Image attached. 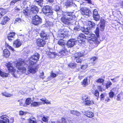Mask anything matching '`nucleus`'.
<instances>
[{"instance_id": "obj_47", "label": "nucleus", "mask_w": 123, "mask_h": 123, "mask_svg": "<svg viewBox=\"0 0 123 123\" xmlns=\"http://www.w3.org/2000/svg\"><path fill=\"white\" fill-rule=\"evenodd\" d=\"M94 95L98 98V97L99 96V92L97 90L95 91V92L94 94Z\"/></svg>"}, {"instance_id": "obj_6", "label": "nucleus", "mask_w": 123, "mask_h": 123, "mask_svg": "<svg viewBox=\"0 0 123 123\" xmlns=\"http://www.w3.org/2000/svg\"><path fill=\"white\" fill-rule=\"evenodd\" d=\"M25 65V63L24 61L18 62L16 65V67L18 69V72H21L22 73H24L26 71V68L23 66Z\"/></svg>"}, {"instance_id": "obj_22", "label": "nucleus", "mask_w": 123, "mask_h": 123, "mask_svg": "<svg viewBox=\"0 0 123 123\" xmlns=\"http://www.w3.org/2000/svg\"><path fill=\"white\" fill-rule=\"evenodd\" d=\"M85 115L86 117L89 118H92L94 116V114L92 112L87 111L84 112Z\"/></svg>"}, {"instance_id": "obj_41", "label": "nucleus", "mask_w": 123, "mask_h": 123, "mask_svg": "<svg viewBox=\"0 0 123 123\" xmlns=\"http://www.w3.org/2000/svg\"><path fill=\"white\" fill-rule=\"evenodd\" d=\"M67 118H62L61 120V122L62 123H67Z\"/></svg>"}, {"instance_id": "obj_26", "label": "nucleus", "mask_w": 123, "mask_h": 123, "mask_svg": "<svg viewBox=\"0 0 123 123\" xmlns=\"http://www.w3.org/2000/svg\"><path fill=\"white\" fill-rule=\"evenodd\" d=\"M3 53L4 56L6 57H8L10 54L9 51L7 49H6L4 50Z\"/></svg>"}, {"instance_id": "obj_11", "label": "nucleus", "mask_w": 123, "mask_h": 123, "mask_svg": "<svg viewBox=\"0 0 123 123\" xmlns=\"http://www.w3.org/2000/svg\"><path fill=\"white\" fill-rule=\"evenodd\" d=\"M86 37L82 34H80L77 37V39L76 41H78L79 43H83L84 39L86 38Z\"/></svg>"}, {"instance_id": "obj_51", "label": "nucleus", "mask_w": 123, "mask_h": 123, "mask_svg": "<svg viewBox=\"0 0 123 123\" xmlns=\"http://www.w3.org/2000/svg\"><path fill=\"white\" fill-rule=\"evenodd\" d=\"M42 120L43 122H47L48 121V119L47 118L44 116L43 117Z\"/></svg>"}, {"instance_id": "obj_56", "label": "nucleus", "mask_w": 123, "mask_h": 123, "mask_svg": "<svg viewBox=\"0 0 123 123\" xmlns=\"http://www.w3.org/2000/svg\"><path fill=\"white\" fill-rule=\"evenodd\" d=\"M100 98H101V100H103L104 99V96L103 93L100 96Z\"/></svg>"}, {"instance_id": "obj_5", "label": "nucleus", "mask_w": 123, "mask_h": 123, "mask_svg": "<svg viewBox=\"0 0 123 123\" xmlns=\"http://www.w3.org/2000/svg\"><path fill=\"white\" fill-rule=\"evenodd\" d=\"M40 55L37 53H36L30 58L29 62L30 65H33L39 60Z\"/></svg>"}, {"instance_id": "obj_29", "label": "nucleus", "mask_w": 123, "mask_h": 123, "mask_svg": "<svg viewBox=\"0 0 123 123\" xmlns=\"http://www.w3.org/2000/svg\"><path fill=\"white\" fill-rule=\"evenodd\" d=\"M43 0H34V2L36 4H38L41 6L43 5Z\"/></svg>"}, {"instance_id": "obj_59", "label": "nucleus", "mask_w": 123, "mask_h": 123, "mask_svg": "<svg viewBox=\"0 0 123 123\" xmlns=\"http://www.w3.org/2000/svg\"><path fill=\"white\" fill-rule=\"evenodd\" d=\"M21 19L20 18H16L15 20V21L18 22L19 23L21 21Z\"/></svg>"}, {"instance_id": "obj_3", "label": "nucleus", "mask_w": 123, "mask_h": 123, "mask_svg": "<svg viewBox=\"0 0 123 123\" xmlns=\"http://www.w3.org/2000/svg\"><path fill=\"white\" fill-rule=\"evenodd\" d=\"M42 12L46 16L49 17L53 14V12L51 7L48 5L44 6L42 9Z\"/></svg>"}, {"instance_id": "obj_13", "label": "nucleus", "mask_w": 123, "mask_h": 123, "mask_svg": "<svg viewBox=\"0 0 123 123\" xmlns=\"http://www.w3.org/2000/svg\"><path fill=\"white\" fill-rule=\"evenodd\" d=\"M54 9L55 11L56 12L58 15L62 14V11L60 5H56Z\"/></svg>"}, {"instance_id": "obj_27", "label": "nucleus", "mask_w": 123, "mask_h": 123, "mask_svg": "<svg viewBox=\"0 0 123 123\" xmlns=\"http://www.w3.org/2000/svg\"><path fill=\"white\" fill-rule=\"evenodd\" d=\"M74 4L73 3V1L72 0H70L68 1L66 5L67 7H68L74 6Z\"/></svg>"}, {"instance_id": "obj_45", "label": "nucleus", "mask_w": 123, "mask_h": 123, "mask_svg": "<svg viewBox=\"0 0 123 123\" xmlns=\"http://www.w3.org/2000/svg\"><path fill=\"white\" fill-rule=\"evenodd\" d=\"M99 15L98 14V12L97 10L96 9H94L93 11V16L94 15L95 16Z\"/></svg>"}, {"instance_id": "obj_57", "label": "nucleus", "mask_w": 123, "mask_h": 123, "mask_svg": "<svg viewBox=\"0 0 123 123\" xmlns=\"http://www.w3.org/2000/svg\"><path fill=\"white\" fill-rule=\"evenodd\" d=\"M44 102L47 104H51L50 102L47 99L45 100Z\"/></svg>"}, {"instance_id": "obj_31", "label": "nucleus", "mask_w": 123, "mask_h": 123, "mask_svg": "<svg viewBox=\"0 0 123 123\" xmlns=\"http://www.w3.org/2000/svg\"><path fill=\"white\" fill-rule=\"evenodd\" d=\"M85 104L86 105H91L94 104L93 101L92 100H90V99L88 98L87 99V100H86Z\"/></svg>"}, {"instance_id": "obj_38", "label": "nucleus", "mask_w": 123, "mask_h": 123, "mask_svg": "<svg viewBox=\"0 0 123 123\" xmlns=\"http://www.w3.org/2000/svg\"><path fill=\"white\" fill-rule=\"evenodd\" d=\"M31 101V99L30 98H27L25 101V103L27 105H29Z\"/></svg>"}, {"instance_id": "obj_35", "label": "nucleus", "mask_w": 123, "mask_h": 123, "mask_svg": "<svg viewBox=\"0 0 123 123\" xmlns=\"http://www.w3.org/2000/svg\"><path fill=\"white\" fill-rule=\"evenodd\" d=\"M123 99V93H120L117 96V98L116 99L117 100H121Z\"/></svg>"}, {"instance_id": "obj_4", "label": "nucleus", "mask_w": 123, "mask_h": 123, "mask_svg": "<svg viewBox=\"0 0 123 123\" xmlns=\"http://www.w3.org/2000/svg\"><path fill=\"white\" fill-rule=\"evenodd\" d=\"M61 39L58 42V44L62 46L63 48V49L59 53V55H61V57H62L63 55H65L66 52H67L66 48L65 46V43L64 41L62 39V38H60Z\"/></svg>"}, {"instance_id": "obj_55", "label": "nucleus", "mask_w": 123, "mask_h": 123, "mask_svg": "<svg viewBox=\"0 0 123 123\" xmlns=\"http://www.w3.org/2000/svg\"><path fill=\"white\" fill-rule=\"evenodd\" d=\"M82 98L83 100L85 101V102H86V100H87V99L89 98L88 97H87L86 96L85 97L83 96Z\"/></svg>"}, {"instance_id": "obj_20", "label": "nucleus", "mask_w": 123, "mask_h": 123, "mask_svg": "<svg viewBox=\"0 0 123 123\" xmlns=\"http://www.w3.org/2000/svg\"><path fill=\"white\" fill-rule=\"evenodd\" d=\"M28 65V71L31 73L34 74L36 71V68H32V66L33 65H30L29 63Z\"/></svg>"}, {"instance_id": "obj_61", "label": "nucleus", "mask_w": 123, "mask_h": 123, "mask_svg": "<svg viewBox=\"0 0 123 123\" xmlns=\"http://www.w3.org/2000/svg\"><path fill=\"white\" fill-rule=\"evenodd\" d=\"M15 12L19 11L20 10V9L17 7H16L15 8Z\"/></svg>"}, {"instance_id": "obj_30", "label": "nucleus", "mask_w": 123, "mask_h": 123, "mask_svg": "<svg viewBox=\"0 0 123 123\" xmlns=\"http://www.w3.org/2000/svg\"><path fill=\"white\" fill-rule=\"evenodd\" d=\"M59 53L58 55L56 54L55 52H50V54H49V55H50L49 56L51 58H55V57H56L57 55H58L60 56V57L61 56V55H59Z\"/></svg>"}, {"instance_id": "obj_44", "label": "nucleus", "mask_w": 123, "mask_h": 123, "mask_svg": "<svg viewBox=\"0 0 123 123\" xmlns=\"http://www.w3.org/2000/svg\"><path fill=\"white\" fill-rule=\"evenodd\" d=\"M68 66L71 68H73L75 67L76 66L75 64V63H70Z\"/></svg>"}, {"instance_id": "obj_23", "label": "nucleus", "mask_w": 123, "mask_h": 123, "mask_svg": "<svg viewBox=\"0 0 123 123\" xmlns=\"http://www.w3.org/2000/svg\"><path fill=\"white\" fill-rule=\"evenodd\" d=\"M85 51L84 50L80 52H77L75 54V55L76 56V58L80 57H81L85 55Z\"/></svg>"}, {"instance_id": "obj_8", "label": "nucleus", "mask_w": 123, "mask_h": 123, "mask_svg": "<svg viewBox=\"0 0 123 123\" xmlns=\"http://www.w3.org/2000/svg\"><path fill=\"white\" fill-rule=\"evenodd\" d=\"M76 40L75 39H71L67 42L66 45L68 48H71L73 47L76 43Z\"/></svg>"}, {"instance_id": "obj_32", "label": "nucleus", "mask_w": 123, "mask_h": 123, "mask_svg": "<svg viewBox=\"0 0 123 123\" xmlns=\"http://www.w3.org/2000/svg\"><path fill=\"white\" fill-rule=\"evenodd\" d=\"M87 78H85L83 81L81 82V84L84 86H85L88 85V83L87 81Z\"/></svg>"}, {"instance_id": "obj_28", "label": "nucleus", "mask_w": 123, "mask_h": 123, "mask_svg": "<svg viewBox=\"0 0 123 123\" xmlns=\"http://www.w3.org/2000/svg\"><path fill=\"white\" fill-rule=\"evenodd\" d=\"M9 74L3 72L0 70V75L2 77L6 78L8 76Z\"/></svg>"}, {"instance_id": "obj_25", "label": "nucleus", "mask_w": 123, "mask_h": 123, "mask_svg": "<svg viewBox=\"0 0 123 123\" xmlns=\"http://www.w3.org/2000/svg\"><path fill=\"white\" fill-rule=\"evenodd\" d=\"M9 20L10 18L7 16H5L3 18L1 24L3 25H5Z\"/></svg>"}, {"instance_id": "obj_2", "label": "nucleus", "mask_w": 123, "mask_h": 123, "mask_svg": "<svg viewBox=\"0 0 123 123\" xmlns=\"http://www.w3.org/2000/svg\"><path fill=\"white\" fill-rule=\"evenodd\" d=\"M74 12H65L61 19V21L64 24L68 25L71 23V21L74 19L75 18Z\"/></svg>"}, {"instance_id": "obj_33", "label": "nucleus", "mask_w": 123, "mask_h": 123, "mask_svg": "<svg viewBox=\"0 0 123 123\" xmlns=\"http://www.w3.org/2000/svg\"><path fill=\"white\" fill-rule=\"evenodd\" d=\"M29 123H37L35 118L32 117H31L28 120Z\"/></svg>"}, {"instance_id": "obj_43", "label": "nucleus", "mask_w": 123, "mask_h": 123, "mask_svg": "<svg viewBox=\"0 0 123 123\" xmlns=\"http://www.w3.org/2000/svg\"><path fill=\"white\" fill-rule=\"evenodd\" d=\"M5 10H6L5 9H3L2 12H1L0 13V18L3 15H4L6 13V12H5Z\"/></svg>"}, {"instance_id": "obj_52", "label": "nucleus", "mask_w": 123, "mask_h": 123, "mask_svg": "<svg viewBox=\"0 0 123 123\" xmlns=\"http://www.w3.org/2000/svg\"><path fill=\"white\" fill-rule=\"evenodd\" d=\"M79 26H75L74 28V31H78L80 30Z\"/></svg>"}, {"instance_id": "obj_54", "label": "nucleus", "mask_w": 123, "mask_h": 123, "mask_svg": "<svg viewBox=\"0 0 123 123\" xmlns=\"http://www.w3.org/2000/svg\"><path fill=\"white\" fill-rule=\"evenodd\" d=\"M67 123H73V121L70 118H67Z\"/></svg>"}, {"instance_id": "obj_15", "label": "nucleus", "mask_w": 123, "mask_h": 123, "mask_svg": "<svg viewBox=\"0 0 123 123\" xmlns=\"http://www.w3.org/2000/svg\"><path fill=\"white\" fill-rule=\"evenodd\" d=\"M80 11L81 12V13L83 15H88L90 12V10L87 8L83 7L80 9Z\"/></svg>"}, {"instance_id": "obj_46", "label": "nucleus", "mask_w": 123, "mask_h": 123, "mask_svg": "<svg viewBox=\"0 0 123 123\" xmlns=\"http://www.w3.org/2000/svg\"><path fill=\"white\" fill-rule=\"evenodd\" d=\"M114 95V92H112V91H111L109 93V97L110 98H112Z\"/></svg>"}, {"instance_id": "obj_24", "label": "nucleus", "mask_w": 123, "mask_h": 123, "mask_svg": "<svg viewBox=\"0 0 123 123\" xmlns=\"http://www.w3.org/2000/svg\"><path fill=\"white\" fill-rule=\"evenodd\" d=\"M6 66L8 70L10 71H11L13 73L14 71V70L12 66V64L10 62L6 63Z\"/></svg>"}, {"instance_id": "obj_14", "label": "nucleus", "mask_w": 123, "mask_h": 123, "mask_svg": "<svg viewBox=\"0 0 123 123\" xmlns=\"http://www.w3.org/2000/svg\"><path fill=\"white\" fill-rule=\"evenodd\" d=\"M0 118L3 120L0 119V123H9V120L7 118L8 117L6 115H3L0 117Z\"/></svg>"}, {"instance_id": "obj_1", "label": "nucleus", "mask_w": 123, "mask_h": 123, "mask_svg": "<svg viewBox=\"0 0 123 123\" xmlns=\"http://www.w3.org/2000/svg\"><path fill=\"white\" fill-rule=\"evenodd\" d=\"M105 21L104 19H102L98 25L97 26L96 29L94 31L95 34L93 33L90 34L89 35L87 36L89 38L88 40L90 41L89 42L92 43L93 48L97 47L99 44V42L98 41V39L99 37V31H104L105 29ZM90 30L87 27H84L83 31L85 34L89 35L90 33L89 31Z\"/></svg>"}, {"instance_id": "obj_12", "label": "nucleus", "mask_w": 123, "mask_h": 123, "mask_svg": "<svg viewBox=\"0 0 123 123\" xmlns=\"http://www.w3.org/2000/svg\"><path fill=\"white\" fill-rule=\"evenodd\" d=\"M64 31L63 30L60 29L58 32L57 37L58 38H65L66 35L64 34Z\"/></svg>"}, {"instance_id": "obj_10", "label": "nucleus", "mask_w": 123, "mask_h": 123, "mask_svg": "<svg viewBox=\"0 0 123 123\" xmlns=\"http://www.w3.org/2000/svg\"><path fill=\"white\" fill-rule=\"evenodd\" d=\"M38 11V8L36 6H33L31 7L30 12L31 14V16L33 14H36Z\"/></svg>"}, {"instance_id": "obj_37", "label": "nucleus", "mask_w": 123, "mask_h": 123, "mask_svg": "<svg viewBox=\"0 0 123 123\" xmlns=\"http://www.w3.org/2000/svg\"><path fill=\"white\" fill-rule=\"evenodd\" d=\"M2 94L3 96L7 97H9L12 96V94L8 93L6 92H2Z\"/></svg>"}, {"instance_id": "obj_19", "label": "nucleus", "mask_w": 123, "mask_h": 123, "mask_svg": "<svg viewBox=\"0 0 123 123\" xmlns=\"http://www.w3.org/2000/svg\"><path fill=\"white\" fill-rule=\"evenodd\" d=\"M22 12L26 18H27L29 17L31 18L32 16H31V14L30 12H29V11L27 9L25 8L24 9Z\"/></svg>"}, {"instance_id": "obj_9", "label": "nucleus", "mask_w": 123, "mask_h": 123, "mask_svg": "<svg viewBox=\"0 0 123 123\" xmlns=\"http://www.w3.org/2000/svg\"><path fill=\"white\" fill-rule=\"evenodd\" d=\"M45 40L40 38H39L36 39V42L37 45L39 47H43L46 44Z\"/></svg>"}, {"instance_id": "obj_42", "label": "nucleus", "mask_w": 123, "mask_h": 123, "mask_svg": "<svg viewBox=\"0 0 123 123\" xmlns=\"http://www.w3.org/2000/svg\"><path fill=\"white\" fill-rule=\"evenodd\" d=\"M104 81V80L101 78H99L97 80L96 82L97 83H102Z\"/></svg>"}, {"instance_id": "obj_18", "label": "nucleus", "mask_w": 123, "mask_h": 123, "mask_svg": "<svg viewBox=\"0 0 123 123\" xmlns=\"http://www.w3.org/2000/svg\"><path fill=\"white\" fill-rule=\"evenodd\" d=\"M15 33L14 32H11L8 34L7 36V38L10 41L14 40Z\"/></svg>"}, {"instance_id": "obj_7", "label": "nucleus", "mask_w": 123, "mask_h": 123, "mask_svg": "<svg viewBox=\"0 0 123 123\" xmlns=\"http://www.w3.org/2000/svg\"><path fill=\"white\" fill-rule=\"evenodd\" d=\"M31 17H32L31 23L34 25H37L42 22V18L39 16L36 15Z\"/></svg>"}, {"instance_id": "obj_62", "label": "nucleus", "mask_w": 123, "mask_h": 123, "mask_svg": "<svg viewBox=\"0 0 123 123\" xmlns=\"http://www.w3.org/2000/svg\"><path fill=\"white\" fill-rule=\"evenodd\" d=\"M44 73L43 72H42V73L41 74V75H40V77L41 78H42L43 79H44V77H42V76L44 75Z\"/></svg>"}, {"instance_id": "obj_40", "label": "nucleus", "mask_w": 123, "mask_h": 123, "mask_svg": "<svg viewBox=\"0 0 123 123\" xmlns=\"http://www.w3.org/2000/svg\"><path fill=\"white\" fill-rule=\"evenodd\" d=\"M94 19L96 21H98L100 19V16L99 15H94L93 16Z\"/></svg>"}, {"instance_id": "obj_58", "label": "nucleus", "mask_w": 123, "mask_h": 123, "mask_svg": "<svg viewBox=\"0 0 123 123\" xmlns=\"http://www.w3.org/2000/svg\"><path fill=\"white\" fill-rule=\"evenodd\" d=\"M19 105L21 106H25V104H24L23 103L21 100L19 102Z\"/></svg>"}, {"instance_id": "obj_64", "label": "nucleus", "mask_w": 123, "mask_h": 123, "mask_svg": "<svg viewBox=\"0 0 123 123\" xmlns=\"http://www.w3.org/2000/svg\"><path fill=\"white\" fill-rule=\"evenodd\" d=\"M48 2L50 3H52L54 1V0H47Z\"/></svg>"}, {"instance_id": "obj_49", "label": "nucleus", "mask_w": 123, "mask_h": 123, "mask_svg": "<svg viewBox=\"0 0 123 123\" xmlns=\"http://www.w3.org/2000/svg\"><path fill=\"white\" fill-rule=\"evenodd\" d=\"M98 59L97 57L94 56L90 59V61L91 62H94L96 60Z\"/></svg>"}, {"instance_id": "obj_36", "label": "nucleus", "mask_w": 123, "mask_h": 123, "mask_svg": "<svg viewBox=\"0 0 123 123\" xmlns=\"http://www.w3.org/2000/svg\"><path fill=\"white\" fill-rule=\"evenodd\" d=\"M70 113L71 114L73 115H75L77 116H79L80 114V112L74 110L71 111Z\"/></svg>"}, {"instance_id": "obj_39", "label": "nucleus", "mask_w": 123, "mask_h": 123, "mask_svg": "<svg viewBox=\"0 0 123 123\" xmlns=\"http://www.w3.org/2000/svg\"><path fill=\"white\" fill-rule=\"evenodd\" d=\"M112 84V83L111 81H107L106 85V88H108L110 87Z\"/></svg>"}, {"instance_id": "obj_21", "label": "nucleus", "mask_w": 123, "mask_h": 123, "mask_svg": "<svg viewBox=\"0 0 123 123\" xmlns=\"http://www.w3.org/2000/svg\"><path fill=\"white\" fill-rule=\"evenodd\" d=\"M21 45V43L19 39L15 41L13 43V46L16 48H18Z\"/></svg>"}, {"instance_id": "obj_17", "label": "nucleus", "mask_w": 123, "mask_h": 123, "mask_svg": "<svg viewBox=\"0 0 123 123\" xmlns=\"http://www.w3.org/2000/svg\"><path fill=\"white\" fill-rule=\"evenodd\" d=\"M95 26V24L93 22L90 21L88 22L86 27L88 29H94Z\"/></svg>"}, {"instance_id": "obj_50", "label": "nucleus", "mask_w": 123, "mask_h": 123, "mask_svg": "<svg viewBox=\"0 0 123 123\" xmlns=\"http://www.w3.org/2000/svg\"><path fill=\"white\" fill-rule=\"evenodd\" d=\"M50 76L52 78H55L56 77V74L54 73L52 71L50 74Z\"/></svg>"}, {"instance_id": "obj_34", "label": "nucleus", "mask_w": 123, "mask_h": 123, "mask_svg": "<svg viewBox=\"0 0 123 123\" xmlns=\"http://www.w3.org/2000/svg\"><path fill=\"white\" fill-rule=\"evenodd\" d=\"M41 104V103L40 102H32L31 104V106L36 107Z\"/></svg>"}, {"instance_id": "obj_60", "label": "nucleus", "mask_w": 123, "mask_h": 123, "mask_svg": "<svg viewBox=\"0 0 123 123\" xmlns=\"http://www.w3.org/2000/svg\"><path fill=\"white\" fill-rule=\"evenodd\" d=\"M8 47L12 51H14V49L12 48L11 46H10L9 45H8Z\"/></svg>"}, {"instance_id": "obj_48", "label": "nucleus", "mask_w": 123, "mask_h": 123, "mask_svg": "<svg viewBox=\"0 0 123 123\" xmlns=\"http://www.w3.org/2000/svg\"><path fill=\"white\" fill-rule=\"evenodd\" d=\"M83 59L80 57L76 59V62L77 63H80L83 61Z\"/></svg>"}, {"instance_id": "obj_63", "label": "nucleus", "mask_w": 123, "mask_h": 123, "mask_svg": "<svg viewBox=\"0 0 123 123\" xmlns=\"http://www.w3.org/2000/svg\"><path fill=\"white\" fill-rule=\"evenodd\" d=\"M24 112L23 111H21L19 112V114L20 115H24Z\"/></svg>"}, {"instance_id": "obj_16", "label": "nucleus", "mask_w": 123, "mask_h": 123, "mask_svg": "<svg viewBox=\"0 0 123 123\" xmlns=\"http://www.w3.org/2000/svg\"><path fill=\"white\" fill-rule=\"evenodd\" d=\"M40 35L41 37L44 40L48 39L49 37L47 33L44 31H42L40 32Z\"/></svg>"}, {"instance_id": "obj_53", "label": "nucleus", "mask_w": 123, "mask_h": 123, "mask_svg": "<svg viewBox=\"0 0 123 123\" xmlns=\"http://www.w3.org/2000/svg\"><path fill=\"white\" fill-rule=\"evenodd\" d=\"M87 65H83L81 67V69H85L87 68Z\"/></svg>"}]
</instances>
